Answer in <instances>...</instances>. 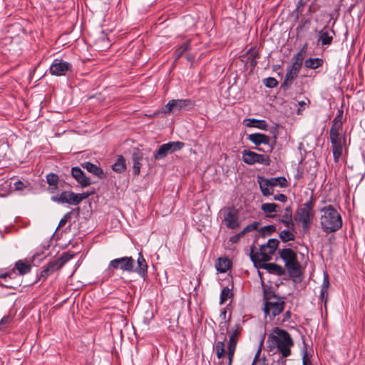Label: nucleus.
<instances>
[{"mask_svg":"<svg viewBox=\"0 0 365 365\" xmlns=\"http://www.w3.org/2000/svg\"><path fill=\"white\" fill-rule=\"evenodd\" d=\"M320 224L324 232L331 233L341 228V217L333 205L324 206L320 209Z\"/></svg>","mask_w":365,"mask_h":365,"instance_id":"1","label":"nucleus"},{"mask_svg":"<svg viewBox=\"0 0 365 365\" xmlns=\"http://www.w3.org/2000/svg\"><path fill=\"white\" fill-rule=\"evenodd\" d=\"M314 202L315 198L312 193L309 200L303 203L296 211L294 220L301 224L304 233H307L313 224L315 215Z\"/></svg>","mask_w":365,"mask_h":365,"instance_id":"2","label":"nucleus"},{"mask_svg":"<svg viewBox=\"0 0 365 365\" xmlns=\"http://www.w3.org/2000/svg\"><path fill=\"white\" fill-rule=\"evenodd\" d=\"M276 335H271L268 337V341L272 340L282 357H288L291 355V347L294 346V341L288 331L276 327L274 329Z\"/></svg>","mask_w":365,"mask_h":365,"instance_id":"3","label":"nucleus"},{"mask_svg":"<svg viewBox=\"0 0 365 365\" xmlns=\"http://www.w3.org/2000/svg\"><path fill=\"white\" fill-rule=\"evenodd\" d=\"M279 242L277 239H269L265 245H262L259 247V252H255V246L253 245L250 247V257L253 264L260 262H268L271 260L272 255L277 250Z\"/></svg>","mask_w":365,"mask_h":365,"instance_id":"4","label":"nucleus"},{"mask_svg":"<svg viewBox=\"0 0 365 365\" xmlns=\"http://www.w3.org/2000/svg\"><path fill=\"white\" fill-rule=\"evenodd\" d=\"M279 255L284 261L289 275L292 278H299L302 275V271L296 252L290 248H284L279 250Z\"/></svg>","mask_w":365,"mask_h":365,"instance_id":"5","label":"nucleus"},{"mask_svg":"<svg viewBox=\"0 0 365 365\" xmlns=\"http://www.w3.org/2000/svg\"><path fill=\"white\" fill-rule=\"evenodd\" d=\"M273 140L271 141L270 138L261 133H255L247 135V139L254 143L258 151L263 153H272L276 143L277 129L275 128L273 130Z\"/></svg>","mask_w":365,"mask_h":365,"instance_id":"6","label":"nucleus"},{"mask_svg":"<svg viewBox=\"0 0 365 365\" xmlns=\"http://www.w3.org/2000/svg\"><path fill=\"white\" fill-rule=\"evenodd\" d=\"M195 106V102L190 99H173L168 101V103L156 112L153 114V116H159L160 114L166 115L169 113H174L177 111H180L182 109L186 110H191Z\"/></svg>","mask_w":365,"mask_h":365,"instance_id":"7","label":"nucleus"},{"mask_svg":"<svg viewBox=\"0 0 365 365\" xmlns=\"http://www.w3.org/2000/svg\"><path fill=\"white\" fill-rule=\"evenodd\" d=\"M88 195L86 193L76 194L72 191H63L61 194L52 196L51 200L59 204H68L71 205H78L86 199Z\"/></svg>","mask_w":365,"mask_h":365,"instance_id":"8","label":"nucleus"},{"mask_svg":"<svg viewBox=\"0 0 365 365\" xmlns=\"http://www.w3.org/2000/svg\"><path fill=\"white\" fill-rule=\"evenodd\" d=\"M223 222L228 229L236 230L240 226L239 211L234 206L225 207L222 210Z\"/></svg>","mask_w":365,"mask_h":365,"instance_id":"9","label":"nucleus"},{"mask_svg":"<svg viewBox=\"0 0 365 365\" xmlns=\"http://www.w3.org/2000/svg\"><path fill=\"white\" fill-rule=\"evenodd\" d=\"M284 305L285 302L283 297H279L277 299L264 302L263 310L265 317L268 316L270 319H273L276 316L282 312Z\"/></svg>","mask_w":365,"mask_h":365,"instance_id":"10","label":"nucleus"},{"mask_svg":"<svg viewBox=\"0 0 365 365\" xmlns=\"http://www.w3.org/2000/svg\"><path fill=\"white\" fill-rule=\"evenodd\" d=\"M185 145V143L180 141L168 142L161 145L156 153L154 154L155 160L165 158L168 154L175 151L180 150Z\"/></svg>","mask_w":365,"mask_h":365,"instance_id":"11","label":"nucleus"},{"mask_svg":"<svg viewBox=\"0 0 365 365\" xmlns=\"http://www.w3.org/2000/svg\"><path fill=\"white\" fill-rule=\"evenodd\" d=\"M135 260L132 257H123L111 260L108 264V270L120 269L123 272H133Z\"/></svg>","mask_w":365,"mask_h":365,"instance_id":"12","label":"nucleus"},{"mask_svg":"<svg viewBox=\"0 0 365 365\" xmlns=\"http://www.w3.org/2000/svg\"><path fill=\"white\" fill-rule=\"evenodd\" d=\"M72 65L60 59H55L49 68L51 74L56 76H65L66 72L71 70Z\"/></svg>","mask_w":365,"mask_h":365,"instance_id":"13","label":"nucleus"},{"mask_svg":"<svg viewBox=\"0 0 365 365\" xmlns=\"http://www.w3.org/2000/svg\"><path fill=\"white\" fill-rule=\"evenodd\" d=\"M74 253L63 252L59 257L51 260L48 264V267L53 272L61 269L63 265L73 258Z\"/></svg>","mask_w":365,"mask_h":365,"instance_id":"14","label":"nucleus"},{"mask_svg":"<svg viewBox=\"0 0 365 365\" xmlns=\"http://www.w3.org/2000/svg\"><path fill=\"white\" fill-rule=\"evenodd\" d=\"M301 68L294 65H290L287 68V73L284 81L281 84V88L286 91L293 83V81L297 78Z\"/></svg>","mask_w":365,"mask_h":365,"instance_id":"15","label":"nucleus"},{"mask_svg":"<svg viewBox=\"0 0 365 365\" xmlns=\"http://www.w3.org/2000/svg\"><path fill=\"white\" fill-rule=\"evenodd\" d=\"M265 262L254 264L257 268L266 269L269 273L275 274L278 276H282L286 274L285 269L275 263H264Z\"/></svg>","mask_w":365,"mask_h":365,"instance_id":"16","label":"nucleus"},{"mask_svg":"<svg viewBox=\"0 0 365 365\" xmlns=\"http://www.w3.org/2000/svg\"><path fill=\"white\" fill-rule=\"evenodd\" d=\"M71 175L82 187H86L91 184L90 178L87 177L84 172L78 167H73L71 168Z\"/></svg>","mask_w":365,"mask_h":365,"instance_id":"17","label":"nucleus"},{"mask_svg":"<svg viewBox=\"0 0 365 365\" xmlns=\"http://www.w3.org/2000/svg\"><path fill=\"white\" fill-rule=\"evenodd\" d=\"M335 32L333 29L327 30L325 28L321 30L318 34V43L322 46H329L332 43Z\"/></svg>","mask_w":365,"mask_h":365,"instance_id":"18","label":"nucleus"},{"mask_svg":"<svg viewBox=\"0 0 365 365\" xmlns=\"http://www.w3.org/2000/svg\"><path fill=\"white\" fill-rule=\"evenodd\" d=\"M81 167L86 169L88 173L98 177L99 179H104L106 178L103 169L91 162H84L81 164Z\"/></svg>","mask_w":365,"mask_h":365,"instance_id":"19","label":"nucleus"},{"mask_svg":"<svg viewBox=\"0 0 365 365\" xmlns=\"http://www.w3.org/2000/svg\"><path fill=\"white\" fill-rule=\"evenodd\" d=\"M333 152L334 160L335 163H338L342 155L343 141L344 138L341 139L330 140Z\"/></svg>","mask_w":365,"mask_h":365,"instance_id":"20","label":"nucleus"},{"mask_svg":"<svg viewBox=\"0 0 365 365\" xmlns=\"http://www.w3.org/2000/svg\"><path fill=\"white\" fill-rule=\"evenodd\" d=\"M257 182L259 185L260 190L264 196H269L273 194V187L269 178L262 176H258Z\"/></svg>","mask_w":365,"mask_h":365,"instance_id":"21","label":"nucleus"},{"mask_svg":"<svg viewBox=\"0 0 365 365\" xmlns=\"http://www.w3.org/2000/svg\"><path fill=\"white\" fill-rule=\"evenodd\" d=\"M143 157L142 152L139 149H135V151L132 154V161H133V173L135 176H137L140 174L141 163Z\"/></svg>","mask_w":365,"mask_h":365,"instance_id":"22","label":"nucleus"},{"mask_svg":"<svg viewBox=\"0 0 365 365\" xmlns=\"http://www.w3.org/2000/svg\"><path fill=\"white\" fill-rule=\"evenodd\" d=\"M138 266L135 268L133 272L138 273L140 277H145L148 274V264L141 252L138 253L137 259Z\"/></svg>","mask_w":365,"mask_h":365,"instance_id":"23","label":"nucleus"},{"mask_svg":"<svg viewBox=\"0 0 365 365\" xmlns=\"http://www.w3.org/2000/svg\"><path fill=\"white\" fill-rule=\"evenodd\" d=\"M46 182L48 184V190L50 193H55L58 190L59 178L57 174L50 173L46 175Z\"/></svg>","mask_w":365,"mask_h":365,"instance_id":"24","label":"nucleus"},{"mask_svg":"<svg viewBox=\"0 0 365 365\" xmlns=\"http://www.w3.org/2000/svg\"><path fill=\"white\" fill-rule=\"evenodd\" d=\"M242 327L239 324H235V329L232 330L228 342L227 348L236 349L239 336L241 334Z\"/></svg>","mask_w":365,"mask_h":365,"instance_id":"25","label":"nucleus"},{"mask_svg":"<svg viewBox=\"0 0 365 365\" xmlns=\"http://www.w3.org/2000/svg\"><path fill=\"white\" fill-rule=\"evenodd\" d=\"M279 222L284 224L288 228H292L294 227V225L292 221V210L291 206L285 207L284 215L279 220Z\"/></svg>","mask_w":365,"mask_h":365,"instance_id":"26","label":"nucleus"},{"mask_svg":"<svg viewBox=\"0 0 365 365\" xmlns=\"http://www.w3.org/2000/svg\"><path fill=\"white\" fill-rule=\"evenodd\" d=\"M245 123L247 127L257 128L263 130H267L268 124L264 120H257L255 118L245 120Z\"/></svg>","mask_w":365,"mask_h":365,"instance_id":"27","label":"nucleus"},{"mask_svg":"<svg viewBox=\"0 0 365 365\" xmlns=\"http://www.w3.org/2000/svg\"><path fill=\"white\" fill-rule=\"evenodd\" d=\"M307 48V44L305 43L303 47L293 56L292 65L302 68Z\"/></svg>","mask_w":365,"mask_h":365,"instance_id":"28","label":"nucleus"},{"mask_svg":"<svg viewBox=\"0 0 365 365\" xmlns=\"http://www.w3.org/2000/svg\"><path fill=\"white\" fill-rule=\"evenodd\" d=\"M242 160L245 163L248 165H254L255 163H257L258 153L249 150H245L242 151Z\"/></svg>","mask_w":365,"mask_h":365,"instance_id":"29","label":"nucleus"},{"mask_svg":"<svg viewBox=\"0 0 365 365\" xmlns=\"http://www.w3.org/2000/svg\"><path fill=\"white\" fill-rule=\"evenodd\" d=\"M112 170L118 173H122L126 170L125 159L123 155H118L116 161L112 165Z\"/></svg>","mask_w":365,"mask_h":365,"instance_id":"30","label":"nucleus"},{"mask_svg":"<svg viewBox=\"0 0 365 365\" xmlns=\"http://www.w3.org/2000/svg\"><path fill=\"white\" fill-rule=\"evenodd\" d=\"M342 125L343 124L332 122V125L329 130L330 140L342 138L340 135L341 131L342 130Z\"/></svg>","mask_w":365,"mask_h":365,"instance_id":"31","label":"nucleus"},{"mask_svg":"<svg viewBox=\"0 0 365 365\" xmlns=\"http://www.w3.org/2000/svg\"><path fill=\"white\" fill-rule=\"evenodd\" d=\"M324 61L320 58H309L304 61V66L310 69H316L323 65Z\"/></svg>","mask_w":365,"mask_h":365,"instance_id":"32","label":"nucleus"},{"mask_svg":"<svg viewBox=\"0 0 365 365\" xmlns=\"http://www.w3.org/2000/svg\"><path fill=\"white\" fill-rule=\"evenodd\" d=\"M215 267L217 272L225 273L230 268V260L227 258H219Z\"/></svg>","mask_w":365,"mask_h":365,"instance_id":"33","label":"nucleus"},{"mask_svg":"<svg viewBox=\"0 0 365 365\" xmlns=\"http://www.w3.org/2000/svg\"><path fill=\"white\" fill-rule=\"evenodd\" d=\"M15 268L18 270L20 275H24L30 272L31 267L30 264L19 260L15 263Z\"/></svg>","mask_w":365,"mask_h":365,"instance_id":"34","label":"nucleus"},{"mask_svg":"<svg viewBox=\"0 0 365 365\" xmlns=\"http://www.w3.org/2000/svg\"><path fill=\"white\" fill-rule=\"evenodd\" d=\"M80 209L79 207L73 208L71 211L67 212L60 220L58 227H63L66 222L71 218L72 215L77 217L79 215Z\"/></svg>","mask_w":365,"mask_h":365,"instance_id":"35","label":"nucleus"},{"mask_svg":"<svg viewBox=\"0 0 365 365\" xmlns=\"http://www.w3.org/2000/svg\"><path fill=\"white\" fill-rule=\"evenodd\" d=\"M226 339V337L224 336L222 341H219L216 342L214 350L216 353L217 359H220L225 356V341Z\"/></svg>","mask_w":365,"mask_h":365,"instance_id":"36","label":"nucleus"},{"mask_svg":"<svg viewBox=\"0 0 365 365\" xmlns=\"http://www.w3.org/2000/svg\"><path fill=\"white\" fill-rule=\"evenodd\" d=\"M190 49V41H187L180 45L174 52L175 59H179L183 53Z\"/></svg>","mask_w":365,"mask_h":365,"instance_id":"37","label":"nucleus"},{"mask_svg":"<svg viewBox=\"0 0 365 365\" xmlns=\"http://www.w3.org/2000/svg\"><path fill=\"white\" fill-rule=\"evenodd\" d=\"M271 182L272 187L279 186L280 187H287L288 186V182L287 179L284 177H277V178H269Z\"/></svg>","mask_w":365,"mask_h":365,"instance_id":"38","label":"nucleus"},{"mask_svg":"<svg viewBox=\"0 0 365 365\" xmlns=\"http://www.w3.org/2000/svg\"><path fill=\"white\" fill-rule=\"evenodd\" d=\"M232 296V290L227 287H224L220 293V304H223L228 299H230Z\"/></svg>","mask_w":365,"mask_h":365,"instance_id":"39","label":"nucleus"},{"mask_svg":"<svg viewBox=\"0 0 365 365\" xmlns=\"http://www.w3.org/2000/svg\"><path fill=\"white\" fill-rule=\"evenodd\" d=\"M277 295L275 294V292L272 290V287H268L266 289H264L263 291V299L264 302L267 301H272L277 299L279 298Z\"/></svg>","mask_w":365,"mask_h":365,"instance_id":"40","label":"nucleus"},{"mask_svg":"<svg viewBox=\"0 0 365 365\" xmlns=\"http://www.w3.org/2000/svg\"><path fill=\"white\" fill-rule=\"evenodd\" d=\"M279 206L276 203H263L261 210L265 213H272L277 211Z\"/></svg>","mask_w":365,"mask_h":365,"instance_id":"41","label":"nucleus"},{"mask_svg":"<svg viewBox=\"0 0 365 365\" xmlns=\"http://www.w3.org/2000/svg\"><path fill=\"white\" fill-rule=\"evenodd\" d=\"M294 235L290 231L284 230L279 233V238L282 242H287L294 240Z\"/></svg>","mask_w":365,"mask_h":365,"instance_id":"42","label":"nucleus"},{"mask_svg":"<svg viewBox=\"0 0 365 365\" xmlns=\"http://www.w3.org/2000/svg\"><path fill=\"white\" fill-rule=\"evenodd\" d=\"M301 352L302 354V364L303 365H312L310 359L308 356L307 344L304 341V346L301 349Z\"/></svg>","mask_w":365,"mask_h":365,"instance_id":"43","label":"nucleus"},{"mask_svg":"<svg viewBox=\"0 0 365 365\" xmlns=\"http://www.w3.org/2000/svg\"><path fill=\"white\" fill-rule=\"evenodd\" d=\"M259 57V53L256 51H252L250 53L248 60L250 66L255 68L257 64V59Z\"/></svg>","mask_w":365,"mask_h":365,"instance_id":"44","label":"nucleus"},{"mask_svg":"<svg viewBox=\"0 0 365 365\" xmlns=\"http://www.w3.org/2000/svg\"><path fill=\"white\" fill-rule=\"evenodd\" d=\"M257 163L268 166L271 163V160L268 155L258 154L257 158Z\"/></svg>","mask_w":365,"mask_h":365,"instance_id":"45","label":"nucleus"},{"mask_svg":"<svg viewBox=\"0 0 365 365\" xmlns=\"http://www.w3.org/2000/svg\"><path fill=\"white\" fill-rule=\"evenodd\" d=\"M53 273V271H51V269L46 264L43 267V269L41 270L40 275L38 277V280L43 279V281H45L47 279V277L52 274Z\"/></svg>","mask_w":365,"mask_h":365,"instance_id":"46","label":"nucleus"},{"mask_svg":"<svg viewBox=\"0 0 365 365\" xmlns=\"http://www.w3.org/2000/svg\"><path fill=\"white\" fill-rule=\"evenodd\" d=\"M266 87L272 88L278 85V81L273 77H268L264 80Z\"/></svg>","mask_w":365,"mask_h":365,"instance_id":"47","label":"nucleus"},{"mask_svg":"<svg viewBox=\"0 0 365 365\" xmlns=\"http://www.w3.org/2000/svg\"><path fill=\"white\" fill-rule=\"evenodd\" d=\"M258 227V222H254L248 225H247L243 230V232L245 233V235L247 232H252V231H255L257 229Z\"/></svg>","mask_w":365,"mask_h":365,"instance_id":"48","label":"nucleus"},{"mask_svg":"<svg viewBox=\"0 0 365 365\" xmlns=\"http://www.w3.org/2000/svg\"><path fill=\"white\" fill-rule=\"evenodd\" d=\"M16 276L15 269H13L9 272L0 274V278L6 279L7 278L14 279Z\"/></svg>","mask_w":365,"mask_h":365,"instance_id":"49","label":"nucleus"},{"mask_svg":"<svg viewBox=\"0 0 365 365\" xmlns=\"http://www.w3.org/2000/svg\"><path fill=\"white\" fill-rule=\"evenodd\" d=\"M245 235V233L242 230L240 232L232 235L230 237V242H231L232 244L238 242V241Z\"/></svg>","mask_w":365,"mask_h":365,"instance_id":"50","label":"nucleus"},{"mask_svg":"<svg viewBox=\"0 0 365 365\" xmlns=\"http://www.w3.org/2000/svg\"><path fill=\"white\" fill-rule=\"evenodd\" d=\"M332 122L343 124V110H339L337 115L333 119Z\"/></svg>","mask_w":365,"mask_h":365,"instance_id":"51","label":"nucleus"},{"mask_svg":"<svg viewBox=\"0 0 365 365\" xmlns=\"http://www.w3.org/2000/svg\"><path fill=\"white\" fill-rule=\"evenodd\" d=\"M235 350L236 349L227 348L228 365H232Z\"/></svg>","mask_w":365,"mask_h":365,"instance_id":"52","label":"nucleus"},{"mask_svg":"<svg viewBox=\"0 0 365 365\" xmlns=\"http://www.w3.org/2000/svg\"><path fill=\"white\" fill-rule=\"evenodd\" d=\"M329 286V277H328V274L325 273L324 279H323L322 286V289H324V292H327V291H328Z\"/></svg>","mask_w":365,"mask_h":365,"instance_id":"53","label":"nucleus"},{"mask_svg":"<svg viewBox=\"0 0 365 365\" xmlns=\"http://www.w3.org/2000/svg\"><path fill=\"white\" fill-rule=\"evenodd\" d=\"M273 199L277 201H279L282 202H286L287 201V197L284 194L280 193L274 195Z\"/></svg>","mask_w":365,"mask_h":365,"instance_id":"54","label":"nucleus"},{"mask_svg":"<svg viewBox=\"0 0 365 365\" xmlns=\"http://www.w3.org/2000/svg\"><path fill=\"white\" fill-rule=\"evenodd\" d=\"M262 231H267L269 235H271L276 231V227L274 225H270L262 227Z\"/></svg>","mask_w":365,"mask_h":365,"instance_id":"55","label":"nucleus"},{"mask_svg":"<svg viewBox=\"0 0 365 365\" xmlns=\"http://www.w3.org/2000/svg\"><path fill=\"white\" fill-rule=\"evenodd\" d=\"M14 185V188L16 190H23L26 187L24 183L21 180H18V181L15 182Z\"/></svg>","mask_w":365,"mask_h":365,"instance_id":"56","label":"nucleus"},{"mask_svg":"<svg viewBox=\"0 0 365 365\" xmlns=\"http://www.w3.org/2000/svg\"><path fill=\"white\" fill-rule=\"evenodd\" d=\"M262 344H263V340L261 341L260 346L255 356V358H254L252 365H256V361L258 360V358H259L260 352H261V346H262Z\"/></svg>","mask_w":365,"mask_h":365,"instance_id":"57","label":"nucleus"},{"mask_svg":"<svg viewBox=\"0 0 365 365\" xmlns=\"http://www.w3.org/2000/svg\"><path fill=\"white\" fill-rule=\"evenodd\" d=\"M321 299L324 302V304L326 305V303L327 302V295H328V291L324 292V289H321Z\"/></svg>","mask_w":365,"mask_h":365,"instance_id":"58","label":"nucleus"},{"mask_svg":"<svg viewBox=\"0 0 365 365\" xmlns=\"http://www.w3.org/2000/svg\"><path fill=\"white\" fill-rule=\"evenodd\" d=\"M291 317H292V312L289 310L285 312V313L284 314L283 322L289 321Z\"/></svg>","mask_w":365,"mask_h":365,"instance_id":"59","label":"nucleus"},{"mask_svg":"<svg viewBox=\"0 0 365 365\" xmlns=\"http://www.w3.org/2000/svg\"><path fill=\"white\" fill-rule=\"evenodd\" d=\"M40 257V258L38 259V262H40L41 261H42V260H43V257H41V255H40V254H36V255H34L32 257V259H31V262H34V261L36 260V259L37 257Z\"/></svg>","mask_w":365,"mask_h":365,"instance_id":"60","label":"nucleus"},{"mask_svg":"<svg viewBox=\"0 0 365 365\" xmlns=\"http://www.w3.org/2000/svg\"><path fill=\"white\" fill-rule=\"evenodd\" d=\"M0 286H2V287H7V288H14V287L11 284H4L2 283H0Z\"/></svg>","mask_w":365,"mask_h":365,"instance_id":"61","label":"nucleus"},{"mask_svg":"<svg viewBox=\"0 0 365 365\" xmlns=\"http://www.w3.org/2000/svg\"><path fill=\"white\" fill-rule=\"evenodd\" d=\"M226 313H227L226 310H225V309H223V310L221 312V313H220V316L225 319V316H226Z\"/></svg>","mask_w":365,"mask_h":365,"instance_id":"62","label":"nucleus"},{"mask_svg":"<svg viewBox=\"0 0 365 365\" xmlns=\"http://www.w3.org/2000/svg\"><path fill=\"white\" fill-rule=\"evenodd\" d=\"M299 105L301 107H304V106L306 105V103H305V102H304V101H299Z\"/></svg>","mask_w":365,"mask_h":365,"instance_id":"63","label":"nucleus"},{"mask_svg":"<svg viewBox=\"0 0 365 365\" xmlns=\"http://www.w3.org/2000/svg\"><path fill=\"white\" fill-rule=\"evenodd\" d=\"M6 319H7V318L4 317V318L0 321V324H2V323L4 322V320H6Z\"/></svg>","mask_w":365,"mask_h":365,"instance_id":"64","label":"nucleus"}]
</instances>
